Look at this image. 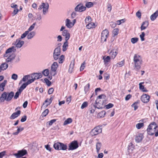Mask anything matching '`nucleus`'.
<instances>
[{"label":"nucleus","instance_id":"obj_1","mask_svg":"<svg viewBox=\"0 0 158 158\" xmlns=\"http://www.w3.org/2000/svg\"><path fill=\"white\" fill-rule=\"evenodd\" d=\"M133 61L134 69L138 71L140 69L143 62L141 57L138 54H135L133 56Z\"/></svg>","mask_w":158,"mask_h":158},{"label":"nucleus","instance_id":"obj_2","mask_svg":"<svg viewBox=\"0 0 158 158\" xmlns=\"http://www.w3.org/2000/svg\"><path fill=\"white\" fill-rule=\"evenodd\" d=\"M147 131L148 134L150 135L155 134L156 137L158 136V127L155 122H152L149 125Z\"/></svg>","mask_w":158,"mask_h":158},{"label":"nucleus","instance_id":"obj_3","mask_svg":"<svg viewBox=\"0 0 158 158\" xmlns=\"http://www.w3.org/2000/svg\"><path fill=\"white\" fill-rule=\"evenodd\" d=\"M14 95V93L13 91L10 92H3L0 97V102H4L5 100L7 102L11 101Z\"/></svg>","mask_w":158,"mask_h":158},{"label":"nucleus","instance_id":"obj_4","mask_svg":"<svg viewBox=\"0 0 158 158\" xmlns=\"http://www.w3.org/2000/svg\"><path fill=\"white\" fill-rule=\"evenodd\" d=\"M49 7V4L48 2H42L38 8L39 10H41L43 9V14L45 15L48 12Z\"/></svg>","mask_w":158,"mask_h":158},{"label":"nucleus","instance_id":"obj_5","mask_svg":"<svg viewBox=\"0 0 158 158\" xmlns=\"http://www.w3.org/2000/svg\"><path fill=\"white\" fill-rule=\"evenodd\" d=\"M109 32L107 29H105L102 31L101 33V42L103 43L106 41V39L109 35Z\"/></svg>","mask_w":158,"mask_h":158},{"label":"nucleus","instance_id":"obj_6","mask_svg":"<svg viewBox=\"0 0 158 158\" xmlns=\"http://www.w3.org/2000/svg\"><path fill=\"white\" fill-rule=\"evenodd\" d=\"M102 130V129L101 127L98 126L92 129L90 133L91 135L92 136L97 135L101 133Z\"/></svg>","mask_w":158,"mask_h":158},{"label":"nucleus","instance_id":"obj_7","mask_svg":"<svg viewBox=\"0 0 158 158\" xmlns=\"http://www.w3.org/2000/svg\"><path fill=\"white\" fill-rule=\"evenodd\" d=\"M61 48L59 47H56L53 53V57L54 60H56L58 59L60 54Z\"/></svg>","mask_w":158,"mask_h":158},{"label":"nucleus","instance_id":"obj_8","mask_svg":"<svg viewBox=\"0 0 158 158\" xmlns=\"http://www.w3.org/2000/svg\"><path fill=\"white\" fill-rule=\"evenodd\" d=\"M58 66V64L56 62H54L51 66V74L53 76L56 74V71Z\"/></svg>","mask_w":158,"mask_h":158},{"label":"nucleus","instance_id":"obj_9","mask_svg":"<svg viewBox=\"0 0 158 158\" xmlns=\"http://www.w3.org/2000/svg\"><path fill=\"white\" fill-rule=\"evenodd\" d=\"M86 9L85 6H83L82 3H80L77 5L74 8L75 11L76 12H81L85 11Z\"/></svg>","mask_w":158,"mask_h":158},{"label":"nucleus","instance_id":"obj_10","mask_svg":"<svg viewBox=\"0 0 158 158\" xmlns=\"http://www.w3.org/2000/svg\"><path fill=\"white\" fill-rule=\"evenodd\" d=\"M27 153V150L25 149H23L21 150L18 151L17 153L14 154L16 158H20L25 155Z\"/></svg>","mask_w":158,"mask_h":158},{"label":"nucleus","instance_id":"obj_11","mask_svg":"<svg viewBox=\"0 0 158 158\" xmlns=\"http://www.w3.org/2000/svg\"><path fill=\"white\" fill-rule=\"evenodd\" d=\"M4 78L3 76H0V81L2 80ZM7 81L6 80H4V81L1 84L0 83V91H3L5 87Z\"/></svg>","mask_w":158,"mask_h":158},{"label":"nucleus","instance_id":"obj_12","mask_svg":"<svg viewBox=\"0 0 158 158\" xmlns=\"http://www.w3.org/2000/svg\"><path fill=\"white\" fill-rule=\"evenodd\" d=\"M78 147L77 142L74 141L72 142L69 146V150H73L76 149Z\"/></svg>","mask_w":158,"mask_h":158},{"label":"nucleus","instance_id":"obj_13","mask_svg":"<svg viewBox=\"0 0 158 158\" xmlns=\"http://www.w3.org/2000/svg\"><path fill=\"white\" fill-rule=\"evenodd\" d=\"M24 41L21 40L20 39H17L15 42L14 45L18 48H21L24 44Z\"/></svg>","mask_w":158,"mask_h":158},{"label":"nucleus","instance_id":"obj_14","mask_svg":"<svg viewBox=\"0 0 158 158\" xmlns=\"http://www.w3.org/2000/svg\"><path fill=\"white\" fill-rule=\"evenodd\" d=\"M150 97L148 95L145 94H143L141 97V100L144 103H147L149 101Z\"/></svg>","mask_w":158,"mask_h":158},{"label":"nucleus","instance_id":"obj_15","mask_svg":"<svg viewBox=\"0 0 158 158\" xmlns=\"http://www.w3.org/2000/svg\"><path fill=\"white\" fill-rule=\"evenodd\" d=\"M42 75L41 73H35L32 74L31 78H33L35 80L41 78Z\"/></svg>","mask_w":158,"mask_h":158},{"label":"nucleus","instance_id":"obj_16","mask_svg":"<svg viewBox=\"0 0 158 158\" xmlns=\"http://www.w3.org/2000/svg\"><path fill=\"white\" fill-rule=\"evenodd\" d=\"M16 51V49L15 48V47L14 46H12L9 48H8L6 51V54L4 55V57H7V54L11 52H15Z\"/></svg>","mask_w":158,"mask_h":158},{"label":"nucleus","instance_id":"obj_17","mask_svg":"<svg viewBox=\"0 0 158 158\" xmlns=\"http://www.w3.org/2000/svg\"><path fill=\"white\" fill-rule=\"evenodd\" d=\"M62 35L65 37V40H68L70 37V34L67 30H64L63 31Z\"/></svg>","mask_w":158,"mask_h":158},{"label":"nucleus","instance_id":"obj_18","mask_svg":"<svg viewBox=\"0 0 158 158\" xmlns=\"http://www.w3.org/2000/svg\"><path fill=\"white\" fill-rule=\"evenodd\" d=\"M96 108L99 109L102 108L100 106H98L95 105L91 104L90 106V107L89 109L90 110V113L91 114L93 113L95 111Z\"/></svg>","mask_w":158,"mask_h":158},{"label":"nucleus","instance_id":"obj_19","mask_svg":"<svg viewBox=\"0 0 158 158\" xmlns=\"http://www.w3.org/2000/svg\"><path fill=\"white\" fill-rule=\"evenodd\" d=\"M21 111L19 110L17 111L16 112L14 113L10 117L11 119H14L19 116Z\"/></svg>","mask_w":158,"mask_h":158},{"label":"nucleus","instance_id":"obj_20","mask_svg":"<svg viewBox=\"0 0 158 158\" xmlns=\"http://www.w3.org/2000/svg\"><path fill=\"white\" fill-rule=\"evenodd\" d=\"M118 54L117 51L115 49H113L111 51L110 55L112 59H114Z\"/></svg>","mask_w":158,"mask_h":158},{"label":"nucleus","instance_id":"obj_21","mask_svg":"<svg viewBox=\"0 0 158 158\" xmlns=\"http://www.w3.org/2000/svg\"><path fill=\"white\" fill-rule=\"evenodd\" d=\"M143 138V135L142 134H140L136 136L135 140L137 142L139 143L142 140Z\"/></svg>","mask_w":158,"mask_h":158},{"label":"nucleus","instance_id":"obj_22","mask_svg":"<svg viewBox=\"0 0 158 158\" xmlns=\"http://www.w3.org/2000/svg\"><path fill=\"white\" fill-rule=\"evenodd\" d=\"M149 23L147 21H145L143 22L141 26L140 27L141 30L143 31L146 29L147 27L148 26Z\"/></svg>","mask_w":158,"mask_h":158},{"label":"nucleus","instance_id":"obj_23","mask_svg":"<svg viewBox=\"0 0 158 158\" xmlns=\"http://www.w3.org/2000/svg\"><path fill=\"white\" fill-rule=\"evenodd\" d=\"M65 25L69 28H70L74 25V24L70 21V20L68 19H66L65 21Z\"/></svg>","mask_w":158,"mask_h":158},{"label":"nucleus","instance_id":"obj_24","mask_svg":"<svg viewBox=\"0 0 158 158\" xmlns=\"http://www.w3.org/2000/svg\"><path fill=\"white\" fill-rule=\"evenodd\" d=\"M111 57L109 56H107L106 57L103 56L102 59L104 60V64L107 65L108 64V62L110 61Z\"/></svg>","mask_w":158,"mask_h":158},{"label":"nucleus","instance_id":"obj_25","mask_svg":"<svg viewBox=\"0 0 158 158\" xmlns=\"http://www.w3.org/2000/svg\"><path fill=\"white\" fill-rule=\"evenodd\" d=\"M8 67V64L6 63L2 64L0 66V72L2 70H4L6 69Z\"/></svg>","mask_w":158,"mask_h":158},{"label":"nucleus","instance_id":"obj_26","mask_svg":"<svg viewBox=\"0 0 158 158\" xmlns=\"http://www.w3.org/2000/svg\"><path fill=\"white\" fill-rule=\"evenodd\" d=\"M158 16V10H156L150 16V19L152 21L154 20Z\"/></svg>","mask_w":158,"mask_h":158},{"label":"nucleus","instance_id":"obj_27","mask_svg":"<svg viewBox=\"0 0 158 158\" xmlns=\"http://www.w3.org/2000/svg\"><path fill=\"white\" fill-rule=\"evenodd\" d=\"M35 32L34 31H31L27 35V38L28 39H32L35 35Z\"/></svg>","mask_w":158,"mask_h":158},{"label":"nucleus","instance_id":"obj_28","mask_svg":"<svg viewBox=\"0 0 158 158\" xmlns=\"http://www.w3.org/2000/svg\"><path fill=\"white\" fill-rule=\"evenodd\" d=\"M61 144V143L57 142L55 143L53 145V147L56 150H60Z\"/></svg>","mask_w":158,"mask_h":158},{"label":"nucleus","instance_id":"obj_29","mask_svg":"<svg viewBox=\"0 0 158 158\" xmlns=\"http://www.w3.org/2000/svg\"><path fill=\"white\" fill-rule=\"evenodd\" d=\"M68 46V40H65L63 46L62 50L63 52L66 51Z\"/></svg>","mask_w":158,"mask_h":158},{"label":"nucleus","instance_id":"obj_30","mask_svg":"<svg viewBox=\"0 0 158 158\" xmlns=\"http://www.w3.org/2000/svg\"><path fill=\"white\" fill-rule=\"evenodd\" d=\"M23 127H19L18 128L17 131L16 132L13 133V134L14 135H17L20 131H23Z\"/></svg>","mask_w":158,"mask_h":158},{"label":"nucleus","instance_id":"obj_31","mask_svg":"<svg viewBox=\"0 0 158 158\" xmlns=\"http://www.w3.org/2000/svg\"><path fill=\"white\" fill-rule=\"evenodd\" d=\"M74 65V62H71L69 69V73H71L72 72Z\"/></svg>","mask_w":158,"mask_h":158},{"label":"nucleus","instance_id":"obj_32","mask_svg":"<svg viewBox=\"0 0 158 158\" xmlns=\"http://www.w3.org/2000/svg\"><path fill=\"white\" fill-rule=\"evenodd\" d=\"M73 121V120L72 118H69L65 120L63 123V125H66L68 124L71 123Z\"/></svg>","mask_w":158,"mask_h":158},{"label":"nucleus","instance_id":"obj_33","mask_svg":"<svg viewBox=\"0 0 158 158\" xmlns=\"http://www.w3.org/2000/svg\"><path fill=\"white\" fill-rule=\"evenodd\" d=\"M95 26V24L93 22H91L87 25L86 27L87 28L90 29L91 28L94 27Z\"/></svg>","mask_w":158,"mask_h":158},{"label":"nucleus","instance_id":"obj_34","mask_svg":"<svg viewBox=\"0 0 158 158\" xmlns=\"http://www.w3.org/2000/svg\"><path fill=\"white\" fill-rule=\"evenodd\" d=\"M30 77V76L28 75H26L23 76V77L22 78V80H21L20 81L19 84L20 85L22 83V81H23L24 82L26 81L28 79V78Z\"/></svg>","mask_w":158,"mask_h":158},{"label":"nucleus","instance_id":"obj_35","mask_svg":"<svg viewBox=\"0 0 158 158\" xmlns=\"http://www.w3.org/2000/svg\"><path fill=\"white\" fill-rule=\"evenodd\" d=\"M124 64V61L123 60L122 61L119 62L117 63L116 64L114 65V66L116 67H121L123 66Z\"/></svg>","mask_w":158,"mask_h":158},{"label":"nucleus","instance_id":"obj_36","mask_svg":"<svg viewBox=\"0 0 158 158\" xmlns=\"http://www.w3.org/2000/svg\"><path fill=\"white\" fill-rule=\"evenodd\" d=\"M49 70L48 69H45L42 71V74L45 76H48L49 74Z\"/></svg>","mask_w":158,"mask_h":158},{"label":"nucleus","instance_id":"obj_37","mask_svg":"<svg viewBox=\"0 0 158 158\" xmlns=\"http://www.w3.org/2000/svg\"><path fill=\"white\" fill-rule=\"evenodd\" d=\"M144 82L140 83L139 84V88L140 90H141L142 91L144 92H146L147 90L144 89V87L143 85H142V84H143Z\"/></svg>","mask_w":158,"mask_h":158},{"label":"nucleus","instance_id":"obj_38","mask_svg":"<svg viewBox=\"0 0 158 158\" xmlns=\"http://www.w3.org/2000/svg\"><path fill=\"white\" fill-rule=\"evenodd\" d=\"M103 101V100H102L100 99H99L98 98H97L95 102V104L96 105H97V106H100L99 105H101V104H102V102Z\"/></svg>","mask_w":158,"mask_h":158},{"label":"nucleus","instance_id":"obj_39","mask_svg":"<svg viewBox=\"0 0 158 158\" xmlns=\"http://www.w3.org/2000/svg\"><path fill=\"white\" fill-rule=\"evenodd\" d=\"M60 145V150H65L67 149V146L66 145L61 143Z\"/></svg>","mask_w":158,"mask_h":158},{"label":"nucleus","instance_id":"obj_40","mask_svg":"<svg viewBox=\"0 0 158 158\" xmlns=\"http://www.w3.org/2000/svg\"><path fill=\"white\" fill-rule=\"evenodd\" d=\"M59 63L60 64L62 63L63 62L64 59V55H61L59 58Z\"/></svg>","mask_w":158,"mask_h":158},{"label":"nucleus","instance_id":"obj_41","mask_svg":"<svg viewBox=\"0 0 158 158\" xmlns=\"http://www.w3.org/2000/svg\"><path fill=\"white\" fill-rule=\"evenodd\" d=\"M85 7L88 8H89L92 7L94 5V4L91 2H88L85 4Z\"/></svg>","mask_w":158,"mask_h":158},{"label":"nucleus","instance_id":"obj_42","mask_svg":"<svg viewBox=\"0 0 158 158\" xmlns=\"http://www.w3.org/2000/svg\"><path fill=\"white\" fill-rule=\"evenodd\" d=\"M36 20H37L40 21L41 19V15L40 13H38L36 14Z\"/></svg>","mask_w":158,"mask_h":158},{"label":"nucleus","instance_id":"obj_43","mask_svg":"<svg viewBox=\"0 0 158 158\" xmlns=\"http://www.w3.org/2000/svg\"><path fill=\"white\" fill-rule=\"evenodd\" d=\"M49 110L47 109L45 110L44 112L42 113L41 116L43 117L46 116L48 113Z\"/></svg>","mask_w":158,"mask_h":158},{"label":"nucleus","instance_id":"obj_44","mask_svg":"<svg viewBox=\"0 0 158 158\" xmlns=\"http://www.w3.org/2000/svg\"><path fill=\"white\" fill-rule=\"evenodd\" d=\"M90 85L89 83L86 85L84 87V91L85 93L86 94L89 90Z\"/></svg>","mask_w":158,"mask_h":158},{"label":"nucleus","instance_id":"obj_45","mask_svg":"<svg viewBox=\"0 0 158 158\" xmlns=\"http://www.w3.org/2000/svg\"><path fill=\"white\" fill-rule=\"evenodd\" d=\"M139 39L137 37L132 38L131 39V42L133 44H134L138 42Z\"/></svg>","mask_w":158,"mask_h":158},{"label":"nucleus","instance_id":"obj_46","mask_svg":"<svg viewBox=\"0 0 158 158\" xmlns=\"http://www.w3.org/2000/svg\"><path fill=\"white\" fill-rule=\"evenodd\" d=\"M36 24V23H33L28 28V30L27 31H28V32H29V31H30L32 30L35 27V25Z\"/></svg>","mask_w":158,"mask_h":158},{"label":"nucleus","instance_id":"obj_47","mask_svg":"<svg viewBox=\"0 0 158 158\" xmlns=\"http://www.w3.org/2000/svg\"><path fill=\"white\" fill-rule=\"evenodd\" d=\"M28 34V31H25L23 34L21 35V37L20 38H19V39H20V40H21L22 39H23Z\"/></svg>","mask_w":158,"mask_h":158},{"label":"nucleus","instance_id":"obj_48","mask_svg":"<svg viewBox=\"0 0 158 158\" xmlns=\"http://www.w3.org/2000/svg\"><path fill=\"white\" fill-rule=\"evenodd\" d=\"M106 112L105 111H102L98 113V116L101 118L103 117L105 115Z\"/></svg>","mask_w":158,"mask_h":158},{"label":"nucleus","instance_id":"obj_49","mask_svg":"<svg viewBox=\"0 0 158 158\" xmlns=\"http://www.w3.org/2000/svg\"><path fill=\"white\" fill-rule=\"evenodd\" d=\"M143 126L144 124L143 123H139L136 125V127L138 129H140Z\"/></svg>","mask_w":158,"mask_h":158},{"label":"nucleus","instance_id":"obj_50","mask_svg":"<svg viewBox=\"0 0 158 158\" xmlns=\"http://www.w3.org/2000/svg\"><path fill=\"white\" fill-rule=\"evenodd\" d=\"M101 144L100 143H98L96 144V150L98 153L100 149Z\"/></svg>","mask_w":158,"mask_h":158},{"label":"nucleus","instance_id":"obj_51","mask_svg":"<svg viewBox=\"0 0 158 158\" xmlns=\"http://www.w3.org/2000/svg\"><path fill=\"white\" fill-rule=\"evenodd\" d=\"M134 145L131 143H130L128 146V150H131L132 151L134 149Z\"/></svg>","mask_w":158,"mask_h":158},{"label":"nucleus","instance_id":"obj_52","mask_svg":"<svg viewBox=\"0 0 158 158\" xmlns=\"http://www.w3.org/2000/svg\"><path fill=\"white\" fill-rule=\"evenodd\" d=\"M118 28H115L112 31L113 34L114 36L117 35L118 34Z\"/></svg>","mask_w":158,"mask_h":158},{"label":"nucleus","instance_id":"obj_53","mask_svg":"<svg viewBox=\"0 0 158 158\" xmlns=\"http://www.w3.org/2000/svg\"><path fill=\"white\" fill-rule=\"evenodd\" d=\"M138 103V102H135L131 105V106L132 107H134V108L135 110L136 109H137L138 108V106L137 105Z\"/></svg>","mask_w":158,"mask_h":158},{"label":"nucleus","instance_id":"obj_54","mask_svg":"<svg viewBox=\"0 0 158 158\" xmlns=\"http://www.w3.org/2000/svg\"><path fill=\"white\" fill-rule=\"evenodd\" d=\"M91 21V17L89 16H87L85 19V23H89V22H90Z\"/></svg>","mask_w":158,"mask_h":158},{"label":"nucleus","instance_id":"obj_55","mask_svg":"<svg viewBox=\"0 0 158 158\" xmlns=\"http://www.w3.org/2000/svg\"><path fill=\"white\" fill-rule=\"evenodd\" d=\"M88 106V102H85L82 104L81 106V109H83L84 108Z\"/></svg>","mask_w":158,"mask_h":158},{"label":"nucleus","instance_id":"obj_56","mask_svg":"<svg viewBox=\"0 0 158 158\" xmlns=\"http://www.w3.org/2000/svg\"><path fill=\"white\" fill-rule=\"evenodd\" d=\"M145 34L144 32H143L139 36L140 38L141 41H143L145 39L144 37L145 36Z\"/></svg>","mask_w":158,"mask_h":158},{"label":"nucleus","instance_id":"obj_57","mask_svg":"<svg viewBox=\"0 0 158 158\" xmlns=\"http://www.w3.org/2000/svg\"><path fill=\"white\" fill-rule=\"evenodd\" d=\"M44 81L48 86H50L51 85V82L48 79L46 78H45L44 79Z\"/></svg>","mask_w":158,"mask_h":158},{"label":"nucleus","instance_id":"obj_58","mask_svg":"<svg viewBox=\"0 0 158 158\" xmlns=\"http://www.w3.org/2000/svg\"><path fill=\"white\" fill-rule=\"evenodd\" d=\"M85 61H84L81 64L80 68V71H82L84 69L85 67Z\"/></svg>","mask_w":158,"mask_h":158},{"label":"nucleus","instance_id":"obj_59","mask_svg":"<svg viewBox=\"0 0 158 158\" xmlns=\"http://www.w3.org/2000/svg\"><path fill=\"white\" fill-rule=\"evenodd\" d=\"M114 106L113 104L110 103L105 106L106 109H109L112 107Z\"/></svg>","mask_w":158,"mask_h":158},{"label":"nucleus","instance_id":"obj_60","mask_svg":"<svg viewBox=\"0 0 158 158\" xmlns=\"http://www.w3.org/2000/svg\"><path fill=\"white\" fill-rule=\"evenodd\" d=\"M56 121V119H53L51 120L50 121L48 122L49 126H51L53 123Z\"/></svg>","mask_w":158,"mask_h":158},{"label":"nucleus","instance_id":"obj_61","mask_svg":"<svg viewBox=\"0 0 158 158\" xmlns=\"http://www.w3.org/2000/svg\"><path fill=\"white\" fill-rule=\"evenodd\" d=\"M18 75L15 74H13L11 76V78L14 80H16L18 78Z\"/></svg>","mask_w":158,"mask_h":158},{"label":"nucleus","instance_id":"obj_62","mask_svg":"<svg viewBox=\"0 0 158 158\" xmlns=\"http://www.w3.org/2000/svg\"><path fill=\"white\" fill-rule=\"evenodd\" d=\"M28 85L27 84V82H26L23 84L22 85L20 86V87L23 89H24L26 88V87Z\"/></svg>","mask_w":158,"mask_h":158},{"label":"nucleus","instance_id":"obj_63","mask_svg":"<svg viewBox=\"0 0 158 158\" xmlns=\"http://www.w3.org/2000/svg\"><path fill=\"white\" fill-rule=\"evenodd\" d=\"M110 25L112 28H114L116 26V23L114 22H110Z\"/></svg>","mask_w":158,"mask_h":158},{"label":"nucleus","instance_id":"obj_64","mask_svg":"<svg viewBox=\"0 0 158 158\" xmlns=\"http://www.w3.org/2000/svg\"><path fill=\"white\" fill-rule=\"evenodd\" d=\"M27 116L26 115H24L23 117H22L21 119V121L22 122H24L25 121H26L27 119Z\"/></svg>","mask_w":158,"mask_h":158}]
</instances>
